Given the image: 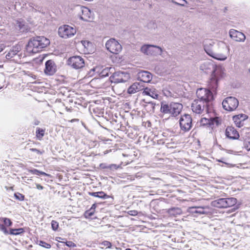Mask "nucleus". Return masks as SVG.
<instances>
[{
    "mask_svg": "<svg viewBox=\"0 0 250 250\" xmlns=\"http://www.w3.org/2000/svg\"><path fill=\"white\" fill-rule=\"evenodd\" d=\"M143 94L144 95H148L154 99H157L159 96L158 91L154 87H146L144 88Z\"/></svg>",
    "mask_w": 250,
    "mask_h": 250,
    "instance_id": "obj_18",
    "label": "nucleus"
},
{
    "mask_svg": "<svg viewBox=\"0 0 250 250\" xmlns=\"http://www.w3.org/2000/svg\"><path fill=\"white\" fill-rule=\"evenodd\" d=\"M107 71V70H104L103 71H102V73H103V76H108V73L106 72Z\"/></svg>",
    "mask_w": 250,
    "mask_h": 250,
    "instance_id": "obj_51",
    "label": "nucleus"
},
{
    "mask_svg": "<svg viewBox=\"0 0 250 250\" xmlns=\"http://www.w3.org/2000/svg\"><path fill=\"white\" fill-rule=\"evenodd\" d=\"M97 207V205L96 204H94L92 205L91 208H90V209H91V210H94L95 211V208H96Z\"/></svg>",
    "mask_w": 250,
    "mask_h": 250,
    "instance_id": "obj_50",
    "label": "nucleus"
},
{
    "mask_svg": "<svg viewBox=\"0 0 250 250\" xmlns=\"http://www.w3.org/2000/svg\"><path fill=\"white\" fill-rule=\"evenodd\" d=\"M214 48V50H213L209 47H206L205 50L207 53L210 56L218 60H225L227 58V50L228 48L227 46L222 47V49L219 47Z\"/></svg>",
    "mask_w": 250,
    "mask_h": 250,
    "instance_id": "obj_2",
    "label": "nucleus"
},
{
    "mask_svg": "<svg viewBox=\"0 0 250 250\" xmlns=\"http://www.w3.org/2000/svg\"><path fill=\"white\" fill-rule=\"evenodd\" d=\"M124 107L125 108H130L131 107L130 106L129 102H125L123 104Z\"/></svg>",
    "mask_w": 250,
    "mask_h": 250,
    "instance_id": "obj_47",
    "label": "nucleus"
},
{
    "mask_svg": "<svg viewBox=\"0 0 250 250\" xmlns=\"http://www.w3.org/2000/svg\"><path fill=\"white\" fill-rule=\"evenodd\" d=\"M163 112L164 113H170L173 117H176L180 113L179 110H163Z\"/></svg>",
    "mask_w": 250,
    "mask_h": 250,
    "instance_id": "obj_31",
    "label": "nucleus"
},
{
    "mask_svg": "<svg viewBox=\"0 0 250 250\" xmlns=\"http://www.w3.org/2000/svg\"><path fill=\"white\" fill-rule=\"evenodd\" d=\"M172 2L181 6H185L187 3V1L185 0H172Z\"/></svg>",
    "mask_w": 250,
    "mask_h": 250,
    "instance_id": "obj_33",
    "label": "nucleus"
},
{
    "mask_svg": "<svg viewBox=\"0 0 250 250\" xmlns=\"http://www.w3.org/2000/svg\"><path fill=\"white\" fill-rule=\"evenodd\" d=\"M196 113H197V112H195ZM198 113H201L200 112H198Z\"/></svg>",
    "mask_w": 250,
    "mask_h": 250,
    "instance_id": "obj_60",
    "label": "nucleus"
},
{
    "mask_svg": "<svg viewBox=\"0 0 250 250\" xmlns=\"http://www.w3.org/2000/svg\"><path fill=\"white\" fill-rule=\"evenodd\" d=\"M238 104V100L232 97L226 98L222 102L224 109H236Z\"/></svg>",
    "mask_w": 250,
    "mask_h": 250,
    "instance_id": "obj_10",
    "label": "nucleus"
},
{
    "mask_svg": "<svg viewBox=\"0 0 250 250\" xmlns=\"http://www.w3.org/2000/svg\"><path fill=\"white\" fill-rule=\"evenodd\" d=\"M192 119L188 114H185L180 120V125L182 130L185 131H189L191 127Z\"/></svg>",
    "mask_w": 250,
    "mask_h": 250,
    "instance_id": "obj_11",
    "label": "nucleus"
},
{
    "mask_svg": "<svg viewBox=\"0 0 250 250\" xmlns=\"http://www.w3.org/2000/svg\"><path fill=\"white\" fill-rule=\"evenodd\" d=\"M39 122L38 121H36L34 123L35 125H39Z\"/></svg>",
    "mask_w": 250,
    "mask_h": 250,
    "instance_id": "obj_53",
    "label": "nucleus"
},
{
    "mask_svg": "<svg viewBox=\"0 0 250 250\" xmlns=\"http://www.w3.org/2000/svg\"><path fill=\"white\" fill-rule=\"evenodd\" d=\"M81 19L85 21H91L93 19V14L90 9L86 7H82Z\"/></svg>",
    "mask_w": 250,
    "mask_h": 250,
    "instance_id": "obj_15",
    "label": "nucleus"
},
{
    "mask_svg": "<svg viewBox=\"0 0 250 250\" xmlns=\"http://www.w3.org/2000/svg\"><path fill=\"white\" fill-rule=\"evenodd\" d=\"M88 194L89 195H91L92 196L104 199H108L110 197L109 195H107L103 191L92 192H89Z\"/></svg>",
    "mask_w": 250,
    "mask_h": 250,
    "instance_id": "obj_25",
    "label": "nucleus"
},
{
    "mask_svg": "<svg viewBox=\"0 0 250 250\" xmlns=\"http://www.w3.org/2000/svg\"><path fill=\"white\" fill-rule=\"evenodd\" d=\"M142 89H143V86L139 83H135L128 88L127 91L130 94H133Z\"/></svg>",
    "mask_w": 250,
    "mask_h": 250,
    "instance_id": "obj_21",
    "label": "nucleus"
},
{
    "mask_svg": "<svg viewBox=\"0 0 250 250\" xmlns=\"http://www.w3.org/2000/svg\"><path fill=\"white\" fill-rule=\"evenodd\" d=\"M24 232L23 228L10 229L9 234L13 235H18L23 233Z\"/></svg>",
    "mask_w": 250,
    "mask_h": 250,
    "instance_id": "obj_26",
    "label": "nucleus"
},
{
    "mask_svg": "<svg viewBox=\"0 0 250 250\" xmlns=\"http://www.w3.org/2000/svg\"><path fill=\"white\" fill-rule=\"evenodd\" d=\"M30 150L31 151L35 152L37 153L38 154H39V155L42 154L43 153V151H41V150H40L39 149H37L36 148H30Z\"/></svg>",
    "mask_w": 250,
    "mask_h": 250,
    "instance_id": "obj_45",
    "label": "nucleus"
},
{
    "mask_svg": "<svg viewBox=\"0 0 250 250\" xmlns=\"http://www.w3.org/2000/svg\"><path fill=\"white\" fill-rule=\"evenodd\" d=\"M67 64L71 67L79 69L84 66V61L80 56H73L68 58L67 61Z\"/></svg>",
    "mask_w": 250,
    "mask_h": 250,
    "instance_id": "obj_6",
    "label": "nucleus"
},
{
    "mask_svg": "<svg viewBox=\"0 0 250 250\" xmlns=\"http://www.w3.org/2000/svg\"><path fill=\"white\" fill-rule=\"evenodd\" d=\"M107 168H110L112 170H115L117 169L118 168L120 167L119 165H117L116 164H111L109 165L108 167H107Z\"/></svg>",
    "mask_w": 250,
    "mask_h": 250,
    "instance_id": "obj_42",
    "label": "nucleus"
},
{
    "mask_svg": "<svg viewBox=\"0 0 250 250\" xmlns=\"http://www.w3.org/2000/svg\"><path fill=\"white\" fill-rule=\"evenodd\" d=\"M14 196L16 199L19 201H23L24 199V196L19 192L15 193L14 194Z\"/></svg>",
    "mask_w": 250,
    "mask_h": 250,
    "instance_id": "obj_36",
    "label": "nucleus"
},
{
    "mask_svg": "<svg viewBox=\"0 0 250 250\" xmlns=\"http://www.w3.org/2000/svg\"><path fill=\"white\" fill-rule=\"evenodd\" d=\"M0 220L3 222L4 226H7V227H10V226H11L12 225V221L9 218H4V217H1V218H0Z\"/></svg>",
    "mask_w": 250,
    "mask_h": 250,
    "instance_id": "obj_29",
    "label": "nucleus"
},
{
    "mask_svg": "<svg viewBox=\"0 0 250 250\" xmlns=\"http://www.w3.org/2000/svg\"><path fill=\"white\" fill-rule=\"evenodd\" d=\"M188 212L192 214H204L207 213L205 208L201 207H192L188 208Z\"/></svg>",
    "mask_w": 250,
    "mask_h": 250,
    "instance_id": "obj_20",
    "label": "nucleus"
},
{
    "mask_svg": "<svg viewBox=\"0 0 250 250\" xmlns=\"http://www.w3.org/2000/svg\"><path fill=\"white\" fill-rule=\"evenodd\" d=\"M91 84H95L98 83H103V80L101 78H95L90 82Z\"/></svg>",
    "mask_w": 250,
    "mask_h": 250,
    "instance_id": "obj_35",
    "label": "nucleus"
},
{
    "mask_svg": "<svg viewBox=\"0 0 250 250\" xmlns=\"http://www.w3.org/2000/svg\"><path fill=\"white\" fill-rule=\"evenodd\" d=\"M60 239H62V238L61 237H57L56 238L57 241H59Z\"/></svg>",
    "mask_w": 250,
    "mask_h": 250,
    "instance_id": "obj_55",
    "label": "nucleus"
},
{
    "mask_svg": "<svg viewBox=\"0 0 250 250\" xmlns=\"http://www.w3.org/2000/svg\"><path fill=\"white\" fill-rule=\"evenodd\" d=\"M94 213V211L91 210V209H89L88 210H87L86 211H85V212L84 213V215L86 218L90 217L92 216V215H93Z\"/></svg>",
    "mask_w": 250,
    "mask_h": 250,
    "instance_id": "obj_40",
    "label": "nucleus"
},
{
    "mask_svg": "<svg viewBox=\"0 0 250 250\" xmlns=\"http://www.w3.org/2000/svg\"><path fill=\"white\" fill-rule=\"evenodd\" d=\"M0 230L6 235L9 234V231L7 230V229L4 225L0 224Z\"/></svg>",
    "mask_w": 250,
    "mask_h": 250,
    "instance_id": "obj_41",
    "label": "nucleus"
},
{
    "mask_svg": "<svg viewBox=\"0 0 250 250\" xmlns=\"http://www.w3.org/2000/svg\"><path fill=\"white\" fill-rule=\"evenodd\" d=\"M5 47V46L4 44L0 43V52L3 50Z\"/></svg>",
    "mask_w": 250,
    "mask_h": 250,
    "instance_id": "obj_48",
    "label": "nucleus"
},
{
    "mask_svg": "<svg viewBox=\"0 0 250 250\" xmlns=\"http://www.w3.org/2000/svg\"><path fill=\"white\" fill-rule=\"evenodd\" d=\"M39 245L44 248H47V249H50L51 248V245L43 241H40Z\"/></svg>",
    "mask_w": 250,
    "mask_h": 250,
    "instance_id": "obj_38",
    "label": "nucleus"
},
{
    "mask_svg": "<svg viewBox=\"0 0 250 250\" xmlns=\"http://www.w3.org/2000/svg\"><path fill=\"white\" fill-rule=\"evenodd\" d=\"M105 83H107L108 85H109L110 82H107Z\"/></svg>",
    "mask_w": 250,
    "mask_h": 250,
    "instance_id": "obj_58",
    "label": "nucleus"
},
{
    "mask_svg": "<svg viewBox=\"0 0 250 250\" xmlns=\"http://www.w3.org/2000/svg\"><path fill=\"white\" fill-rule=\"evenodd\" d=\"M224 76L225 73L221 68H216L211 75L209 87L213 90L216 89L218 82L224 77Z\"/></svg>",
    "mask_w": 250,
    "mask_h": 250,
    "instance_id": "obj_4",
    "label": "nucleus"
},
{
    "mask_svg": "<svg viewBox=\"0 0 250 250\" xmlns=\"http://www.w3.org/2000/svg\"><path fill=\"white\" fill-rule=\"evenodd\" d=\"M151 74L147 71H142L138 74V79L141 82L148 83L151 81Z\"/></svg>",
    "mask_w": 250,
    "mask_h": 250,
    "instance_id": "obj_17",
    "label": "nucleus"
},
{
    "mask_svg": "<svg viewBox=\"0 0 250 250\" xmlns=\"http://www.w3.org/2000/svg\"><path fill=\"white\" fill-rule=\"evenodd\" d=\"M49 44V40L43 36L33 37L29 40L26 50L29 54H36L42 51Z\"/></svg>",
    "mask_w": 250,
    "mask_h": 250,
    "instance_id": "obj_1",
    "label": "nucleus"
},
{
    "mask_svg": "<svg viewBox=\"0 0 250 250\" xmlns=\"http://www.w3.org/2000/svg\"><path fill=\"white\" fill-rule=\"evenodd\" d=\"M244 147L248 151L250 150V137L246 138L244 142Z\"/></svg>",
    "mask_w": 250,
    "mask_h": 250,
    "instance_id": "obj_32",
    "label": "nucleus"
},
{
    "mask_svg": "<svg viewBox=\"0 0 250 250\" xmlns=\"http://www.w3.org/2000/svg\"><path fill=\"white\" fill-rule=\"evenodd\" d=\"M19 52V50L16 49V47H13L6 54L5 58L7 60L18 62L21 59Z\"/></svg>",
    "mask_w": 250,
    "mask_h": 250,
    "instance_id": "obj_12",
    "label": "nucleus"
},
{
    "mask_svg": "<svg viewBox=\"0 0 250 250\" xmlns=\"http://www.w3.org/2000/svg\"><path fill=\"white\" fill-rule=\"evenodd\" d=\"M96 87L98 88H102L103 87L102 86L98 85Z\"/></svg>",
    "mask_w": 250,
    "mask_h": 250,
    "instance_id": "obj_57",
    "label": "nucleus"
},
{
    "mask_svg": "<svg viewBox=\"0 0 250 250\" xmlns=\"http://www.w3.org/2000/svg\"><path fill=\"white\" fill-rule=\"evenodd\" d=\"M200 123L202 125H208L211 127H213V126L215 124L216 125H218L219 124V118L218 117H216L214 118H210L209 119L207 118H202L201 119Z\"/></svg>",
    "mask_w": 250,
    "mask_h": 250,
    "instance_id": "obj_14",
    "label": "nucleus"
},
{
    "mask_svg": "<svg viewBox=\"0 0 250 250\" xmlns=\"http://www.w3.org/2000/svg\"><path fill=\"white\" fill-rule=\"evenodd\" d=\"M206 104L204 103L202 100L199 99L195 100L191 104V109H202L205 108Z\"/></svg>",
    "mask_w": 250,
    "mask_h": 250,
    "instance_id": "obj_22",
    "label": "nucleus"
},
{
    "mask_svg": "<svg viewBox=\"0 0 250 250\" xmlns=\"http://www.w3.org/2000/svg\"><path fill=\"white\" fill-rule=\"evenodd\" d=\"M105 46L108 51L114 54H118L122 49V45L114 39L108 40L105 43Z\"/></svg>",
    "mask_w": 250,
    "mask_h": 250,
    "instance_id": "obj_7",
    "label": "nucleus"
},
{
    "mask_svg": "<svg viewBox=\"0 0 250 250\" xmlns=\"http://www.w3.org/2000/svg\"><path fill=\"white\" fill-rule=\"evenodd\" d=\"M226 136L230 139H236L239 137L238 132L232 127H228L226 130Z\"/></svg>",
    "mask_w": 250,
    "mask_h": 250,
    "instance_id": "obj_19",
    "label": "nucleus"
},
{
    "mask_svg": "<svg viewBox=\"0 0 250 250\" xmlns=\"http://www.w3.org/2000/svg\"><path fill=\"white\" fill-rule=\"evenodd\" d=\"M51 227L52 229L56 231L58 229L59 223L56 221L52 220L51 222Z\"/></svg>",
    "mask_w": 250,
    "mask_h": 250,
    "instance_id": "obj_37",
    "label": "nucleus"
},
{
    "mask_svg": "<svg viewBox=\"0 0 250 250\" xmlns=\"http://www.w3.org/2000/svg\"><path fill=\"white\" fill-rule=\"evenodd\" d=\"M128 213L130 215H131V216H136L138 214V211L137 210H129L128 212Z\"/></svg>",
    "mask_w": 250,
    "mask_h": 250,
    "instance_id": "obj_46",
    "label": "nucleus"
},
{
    "mask_svg": "<svg viewBox=\"0 0 250 250\" xmlns=\"http://www.w3.org/2000/svg\"><path fill=\"white\" fill-rule=\"evenodd\" d=\"M182 210L180 208H172L168 209L167 213L170 216H177V215H180L182 213Z\"/></svg>",
    "mask_w": 250,
    "mask_h": 250,
    "instance_id": "obj_24",
    "label": "nucleus"
},
{
    "mask_svg": "<svg viewBox=\"0 0 250 250\" xmlns=\"http://www.w3.org/2000/svg\"><path fill=\"white\" fill-rule=\"evenodd\" d=\"M79 120L78 119H72L70 121H69V122H70L71 123H73L74 122H79Z\"/></svg>",
    "mask_w": 250,
    "mask_h": 250,
    "instance_id": "obj_52",
    "label": "nucleus"
},
{
    "mask_svg": "<svg viewBox=\"0 0 250 250\" xmlns=\"http://www.w3.org/2000/svg\"><path fill=\"white\" fill-rule=\"evenodd\" d=\"M4 86V85L0 83V89H1Z\"/></svg>",
    "mask_w": 250,
    "mask_h": 250,
    "instance_id": "obj_56",
    "label": "nucleus"
},
{
    "mask_svg": "<svg viewBox=\"0 0 250 250\" xmlns=\"http://www.w3.org/2000/svg\"><path fill=\"white\" fill-rule=\"evenodd\" d=\"M229 35L232 39L237 42L244 41L246 38L243 33L235 30H231L229 31Z\"/></svg>",
    "mask_w": 250,
    "mask_h": 250,
    "instance_id": "obj_16",
    "label": "nucleus"
},
{
    "mask_svg": "<svg viewBox=\"0 0 250 250\" xmlns=\"http://www.w3.org/2000/svg\"><path fill=\"white\" fill-rule=\"evenodd\" d=\"M130 78L128 73L117 71L114 73L111 77L112 82L115 83H123L127 81Z\"/></svg>",
    "mask_w": 250,
    "mask_h": 250,
    "instance_id": "obj_9",
    "label": "nucleus"
},
{
    "mask_svg": "<svg viewBox=\"0 0 250 250\" xmlns=\"http://www.w3.org/2000/svg\"><path fill=\"white\" fill-rule=\"evenodd\" d=\"M90 113L92 116H93V114H95V115L100 117L104 116V112L102 111V110H93V112H91Z\"/></svg>",
    "mask_w": 250,
    "mask_h": 250,
    "instance_id": "obj_34",
    "label": "nucleus"
},
{
    "mask_svg": "<svg viewBox=\"0 0 250 250\" xmlns=\"http://www.w3.org/2000/svg\"><path fill=\"white\" fill-rule=\"evenodd\" d=\"M57 66L54 61L51 60H48L45 62V67L44 69V73L48 76L53 75L56 72Z\"/></svg>",
    "mask_w": 250,
    "mask_h": 250,
    "instance_id": "obj_13",
    "label": "nucleus"
},
{
    "mask_svg": "<svg viewBox=\"0 0 250 250\" xmlns=\"http://www.w3.org/2000/svg\"><path fill=\"white\" fill-rule=\"evenodd\" d=\"M45 129L39 127L37 128L36 137L39 140H41L44 135Z\"/></svg>",
    "mask_w": 250,
    "mask_h": 250,
    "instance_id": "obj_27",
    "label": "nucleus"
},
{
    "mask_svg": "<svg viewBox=\"0 0 250 250\" xmlns=\"http://www.w3.org/2000/svg\"><path fill=\"white\" fill-rule=\"evenodd\" d=\"M65 245L68 247H76V245L72 241H67L65 243Z\"/></svg>",
    "mask_w": 250,
    "mask_h": 250,
    "instance_id": "obj_44",
    "label": "nucleus"
},
{
    "mask_svg": "<svg viewBox=\"0 0 250 250\" xmlns=\"http://www.w3.org/2000/svg\"><path fill=\"white\" fill-rule=\"evenodd\" d=\"M196 93L199 100L203 101L206 104V109H210L209 103L213 99L212 92L206 88H200L197 90Z\"/></svg>",
    "mask_w": 250,
    "mask_h": 250,
    "instance_id": "obj_3",
    "label": "nucleus"
},
{
    "mask_svg": "<svg viewBox=\"0 0 250 250\" xmlns=\"http://www.w3.org/2000/svg\"><path fill=\"white\" fill-rule=\"evenodd\" d=\"M217 161L219 162H222V163H223V162L222 161V160H218ZM224 163H225V164L226 165H228V164L227 163H225L224 162Z\"/></svg>",
    "mask_w": 250,
    "mask_h": 250,
    "instance_id": "obj_54",
    "label": "nucleus"
},
{
    "mask_svg": "<svg viewBox=\"0 0 250 250\" xmlns=\"http://www.w3.org/2000/svg\"><path fill=\"white\" fill-rule=\"evenodd\" d=\"M76 33V29L68 25H63L59 27L58 34L62 38H69Z\"/></svg>",
    "mask_w": 250,
    "mask_h": 250,
    "instance_id": "obj_8",
    "label": "nucleus"
},
{
    "mask_svg": "<svg viewBox=\"0 0 250 250\" xmlns=\"http://www.w3.org/2000/svg\"><path fill=\"white\" fill-rule=\"evenodd\" d=\"M36 188L39 190H42L43 188V187L42 185L38 184H36Z\"/></svg>",
    "mask_w": 250,
    "mask_h": 250,
    "instance_id": "obj_49",
    "label": "nucleus"
},
{
    "mask_svg": "<svg viewBox=\"0 0 250 250\" xmlns=\"http://www.w3.org/2000/svg\"><path fill=\"white\" fill-rule=\"evenodd\" d=\"M102 245L106 247L107 248H110L111 247V243L107 241H104L102 242Z\"/></svg>",
    "mask_w": 250,
    "mask_h": 250,
    "instance_id": "obj_43",
    "label": "nucleus"
},
{
    "mask_svg": "<svg viewBox=\"0 0 250 250\" xmlns=\"http://www.w3.org/2000/svg\"><path fill=\"white\" fill-rule=\"evenodd\" d=\"M28 171L29 172L32 173L33 174H35V175H47L46 173H45L44 172L40 171L39 170L36 169H30V170H29Z\"/></svg>",
    "mask_w": 250,
    "mask_h": 250,
    "instance_id": "obj_30",
    "label": "nucleus"
},
{
    "mask_svg": "<svg viewBox=\"0 0 250 250\" xmlns=\"http://www.w3.org/2000/svg\"><path fill=\"white\" fill-rule=\"evenodd\" d=\"M246 116L242 114L238 115L233 117V119L236 125L240 127L242 125V121L246 119Z\"/></svg>",
    "mask_w": 250,
    "mask_h": 250,
    "instance_id": "obj_23",
    "label": "nucleus"
},
{
    "mask_svg": "<svg viewBox=\"0 0 250 250\" xmlns=\"http://www.w3.org/2000/svg\"><path fill=\"white\" fill-rule=\"evenodd\" d=\"M170 109H182L183 105L179 103L172 102L170 104Z\"/></svg>",
    "mask_w": 250,
    "mask_h": 250,
    "instance_id": "obj_28",
    "label": "nucleus"
},
{
    "mask_svg": "<svg viewBox=\"0 0 250 250\" xmlns=\"http://www.w3.org/2000/svg\"><path fill=\"white\" fill-rule=\"evenodd\" d=\"M125 250H132L130 248H127L125 249Z\"/></svg>",
    "mask_w": 250,
    "mask_h": 250,
    "instance_id": "obj_59",
    "label": "nucleus"
},
{
    "mask_svg": "<svg viewBox=\"0 0 250 250\" xmlns=\"http://www.w3.org/2000/svg\"><path fill=\"white\" fill-rule=\"evenodd\" d=\"M151 46H153L152 45H144L143 46L142 48H141V50L142 51H143L145 53H146L147 54H148V52L147 51V50L150 47H151ZM154 47H157V48H159V47H157V46H153Z\"/></svg>",
    "mask_w": 250,
    "mask_h": 250,
    "instance_id": "obj_39",
    "label": "nucleus"
},
{
    "mask_svg": "<svg viewBox=\"0 0 250 250\" xmlns=\"http://www.w3.org/2000/svg\"><path fill=\"white\" fill-rule=\"evenodd\" d=\"M237 199L233 197L220 198L212 202L211 205L218 208H227L235 205Z\"/></svg>",
    "mask_w": 250,
    "mask_h": 250,
    "instance_id": "obj_5",
    "label": "nucleus"
}]
</instances>
